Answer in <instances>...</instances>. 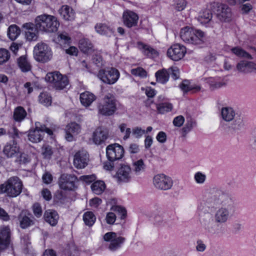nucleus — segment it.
Here are the masks:
<instances>
[{"label": "nucleus", "instance_id": "f257e3e1", "mask_svg": "<svg viewBox=\"0 0 256 256\" xmlns=\"http://www.w3.org/2000/svg\"><path fill=\"white\" fill-rule=\"evenodd\" d=\"M234 209V202L228 193L218 188L210 189L198 206L199 211L206 213L200 217L201 226L208 233L219 234L222 229L218 227L230 220Z\"/></svg>", "mask_w": 256, "mask_h": 256}, {"label": "nucleus", "instance_id": "f03ea898", "mask_svg": "<svg viewBox=\"0 0 256 256\" xmlns=\"http://www.w3.org/2000/svg\"><path fill=\"white\" fill-rule=\"evenodd\" d=\"M220 116L228 130L232 133H239L244 128V118L236 114L231 107H223L220 110Z\"/></svg>", "mask_w": 256, "mask_h": 256}, {"label": "nucleus", "instance_id": "7ed1b4c3", "mask_svg": "<svg viewBox=\"0 0 256 256\" xmlns=\"http://www.w3.org/2000/svg\"><path fill=\"white\" fill-rule=\"evenodd\" d=\"M35 26L39 31L54 32L57 31L60 23L56 16L44 14L36 16Z\"/></svg>", "mask_w": 256, "mask_h": 256}, {"label": "nucleus", "instance_id": "20e7f679", "mask_svg": "<svg viewBox=\"0 0 256 256\" xmlns=\"http://www.w3.org/2000/svg\"><path fill=\"white\" fill-rule=\"evenodd\" d=\"M180 37L186 43L200 45L204 42V34L202 30L186 26L181 29Z\"/></svg>", "mask_w": 256, "mask_h": 256}, {"label": "nucleus", "instance_id": "39448f33", "mask_svg": "<svg viewBox=\"0 0 256 256\" xmlns=\"http://www.w3.org/2000/svg\"><path fill=\"white\" fill-rule=\"evenodd\" d=\"M22 184L17 176L10 178L3 184H0V194H6L10 197H16L22 191Z\"/></svg>", "mask_w": 256, "mask_h": 256}, {"label": "nucleus", "instance_id": "423d86ee", "mask_svg": "<svg viewBox=\"0 0 256 256\" xmlns=\"http://www.w3.org/2000/svg\"><path fill=\"white\" fill-rule=\"evenodd\" d=\"M107 248L112 252H114L122 247L126 241L125 238L114 232H108L103 236Z\"/></svg>", "mask_w": 256, "mask_h": 256}, {"label": "nucleus", "instance_id": "0eeeda50", "mask_svg": "<svg viewBox=\"0 0 256 256\" xmlns=\"http://www.w3.org/2000/svg\"><path fill=\"white\" fill-rule=\"evenodd\" d=\"M116 110V100L111 94H106L98 106V112L102 115L110 116L114 114Z\"/></svg>", "mask_w": 256, "mask_h": 256}, {"label": "nucleus", "instance_id": "6e6552de", "mask_svg": "<svg viewBox=\"0 0 256 256\" xmlns=\"http://www.w3.org/2000/svg\"><path fill=\"white\" fill-rule=\"evenodd\" d=\"M34 55L36 60L42 62H46L52 58L50 48L44 43L38 44L34 48Z\"/></svg>", "mask_w": 256, "mask_h": 256}, {"label": "nucleus", "instance_id": "1a4fd4ad", "mask_svg": "<svg viewBox=\"0 0 256 256\" xmlns=\"http://www.w3.org/2000/svg\"><path fill=\"white\" fill-rule=\"evenodd\" d=\"M97 76L104 83L112 84L118 80L120 72L116 68H111L106 70H100Z\"/></svg>", "mask_w": 256, "mask_h": 256}, {"label": "nucleus", "instance_id": "9d476101", "mask_svg": "<svg viewBox=\"0 0 256 256\" xmlns=\"http://www.w3.org/2000/svg\"><path fill=\"white\" fill-rule=\"evenodd\" d=\"M35 126V128L30 130L28 134V140L30 142H40L42 138V134L44 132L49 135L52 134V131L46 128L45 125L41 124L40 122H36Z\"/></svg>", "mask_w": 256, "mask_h": 256}, {"label": "nucleus", "instance_id": "9b49d317", "mask_svg": "<svg viewBox=\"0 0 256 256\" xmlns=\"http://www.w3.org/2000/svg\"><path fill=\"white\" fill-rule=\"evenodd\" d=\"M212 8L216 9L218 18L222 22H229L232 19V12L230 8L226 4L214 2Z\"/></svg>", "mask_w": 256, "mask_h": 256}, {"label": "nucleus", "instance_id": "f8f14e48", "mask_svg": "<svg viewBox=\"0 0 256 256\" xmlns=\"http://www.w3.org/2000/svg\"><path fill=\"white\" fill-rule=\"evenodd\" d=\"M153 184L158 190H170L173 185L171 178L164 174H158L153 178Z\"/></svg>", "mask_w": 256, "mask_h": 256}, {"label": "nucleus", "instance_id": "ddd939ff", "mask_svg": "<svg viewBox=\"0 0 256 256\" xmlns=\"http://www.w3.org/2000/svg\"><path fill=\"white\" fill-rule=\"evenodd\" d=\"M63 76L58 72H48L46 76V81L51 83L52 86L56 90H62L68 84V80L67 77H64V80H62L60 84L58 83L60 78H62Z\"/></svg>", "mask_w": 256, "mask_h": 256}, {"label": "nucleus", "instance_id": "4468645a", "mask_svg": "<svg viewBox=\"0 0 256 256\" xmlns=\"http://www.w3.org/2000/svg\"><path fill=\"white\" fill-rule=\"evenodd\" d=\"M124 152L123 147L116 143L108 145L106 149L108 160H117L121 159L124 156Z\"/></svg>", "mask_w": 256, "mask_h": 256}, {"label": "nucleus", "instance_id": "2eb2a0df", "mask_svg": "<svg viewBox=\"0 0 256 256\" xmlns=\"http://www.w3.org/2000/svg\"><path fill=\"white\" fill-rule=\"evenodd\" d=\"M186 52V48L183 45L176 44L172 45L167 50V56L174 61L182 60Z\"/></svg>", "mask_w": 256, "mask_h": 256}, {"label": "nucleus", "instance_id": "dca6fc26", "mask_svg": "<svg viewBox=\"0 0 256 256\" xmlns=\"http://www.w3.org/2000/svg\"><path fill=\"white\" fill-rule=\"evenodd\" d=\"M76 179V177L74 175L64 174L59 178V186L64 190H74L76 188L75 182Z\"/></svg>", "mask_w": 256, "mask_h": 256}, {"label": "nucleus", "instance_id": "f3484780", "mask_svg": "<svg viewBox=\"0 0 256 256\" xmlns=\"http://www.w3.org/2000/svg\"><path fill=\"white\" fill-rule=\"evenodd\" d=\"M132 174V170L129 165L121 164L116 172V178L118 182H128L130 180Z\"/></svg>", "mask_w": 256, "mask_h": 256}, {"label": "nucleus", "instance_id": "a211bd4d", "mask_svg": "<svg viewBox=\"0 0 256 256\" xmlns=\"http://www.w3.org/2000/svg\"><path fill=\"white\" fill-rule=\"evenodd\" d=\"M88 154L86 150H79L74 156V164L77 168H83L88 164Z\"/></svg>", "mask_w": 256, "mask_h": 256}, {"label": "nucleus", "instance_id": "6ab92c4d", "mask_svg": "<svg viewBox=\"0 0 256 256\" xmlns=\"http://www.w3.org/2000/svg\"><path fill=\"white\" fill-rule=\"evenodd\" d=\"M122 20L124 24L126 27L130 28L137 25L138 16L132 11L126 10L123 12Z\"/></svg>", "mask_w": 256, "mask_h": 256}, {"label": "nucleus", "instance_id": "aec40b11", "mask_svg": "<svg viewBox=\"0 0 256 256\" xmlns=\"http://www.w3.org/2000/svg\"><path fill=\"white\" fill-rule=\"evenodd\" d=\"M108 136V132L106 128L100 126L93 132L92 140L96 144H100L104 142Z\"/></svg>", "mask_w": 256, "mask_h": 256}, {"label": "nucleus", "instance_id": "412c9836", "mask_svg": "<svg viewBox=\"0 0 256 256\" xmlns=\"http://www.w3.org/2000/svg\"><path fill=\"white\" fill-rule=\"evenodd\" d=\"M10 230L8 226L2 228L0 232V250L6 248L10 244Z\"/></svg>", "mask_w": 256, "mask_h": 256}, {"label": "nucleus", "instance_id": "4be33fe9", "mask_svg": "<svg viewBox=\"0 0 256 256\" xmlns=\"http://www.w3.org/2000/svg\"><path fill=\"white\" fill-rule=\"evenodd\" d=\"M80 132V126L76 122H72L68 124L66 128L65 138L68 141L72 142L74 136L79 134Z\"/></svg>", "mask_w": 256, "mask_h": 256}, {"label": "nucleus", "instance_id": "5701e85b", "mask_svg": "<svg viewBox=\"0 0 256 256\" xmlns=\"http://www.w3.org/2000/svg\"><path fill=\"white\" fill-rule=\"evenodd\" d=\"M22 27L26 29V36L28 40H36L38 38V31L36 26H34L32 23L28 22L23 24Z\"/></svg>", "mask_w": 256, "mask_h": 256}, {"label": "nucleus", "instance_id": "b1692460", "mask_svg": "<svg viewBox=\"0 0 256 256\" xmlns=\"http://www.w3.org/2000/svg\"><path fill=\"white\" fill-rule=\"evenodd\" d=\"M154 224L158 226L166 227H172L173 226V219L170 220L168 218L164 216L163 214H157L154 216Z\"/></svg>", "mask_w": 256, "mask_h": 256}, {"label": "nucleus", "instance_id": "393cba45", "mask_svg": "<svg viewBox=\"0 0 256 256\" xmlns=\"http://www.w3.org/2000/svg\"><path fill=\"white\" fill-rule=\"evenodd\" d=\"M20 148L18 144L13 141L9 142L4 146V154L8 158L13 157L16 154L19 152Z\"/></svg>", "mask_w": 256, "mask_h": 256}, {"label": "nucleus", "instance_id": "a878e982", "mask_svg": "<svg viewBox=\"0 0 256 256\" xmlns=\"http://www.w3.org/2000/svg\"><path fill=\"white\" fill-rule=\"evenodd\" d=\"M61 16L66 20H72L75 18V12L73 9L68 6H62L59 10Z\"/></svg>", "mask_w": 256, "mask_h": 256}, {"label": "nucleus", "instance_id": "bb28decb", "mask_svg": "<svg viewBox=\"0 0 256 256\" xmlns=\"http://www.w3.org/2000/svg\"><path fill=\"white\" fill-rule=\"evenodd\" d=\"M28 215H30L26 211H22L19 214L18 219L20 222V226L22 228H26L34 224L33 220L31 219Z\"/></svg>", "mask_w": 256, "mask_h": 256}, {"label": "nucleus", "instance_id": "cd10ccee", "mask_svg": "<svg viewBox=\"0 0 256 256\" xmlns=\"http://www.w3.org/2000/svg\"><path fill=\"white\" fill-rule=\"evenodd\" d=\"M45 220L51 226H56L59 218L57 212L53 210H46L44 214Z\"/></svg>", "mask_w": 256, "mask_h": 256}, {"label": "nucleus", "instance_id": "c85d7f7f", "mask_svg": "<svg viewBox=\"0 0 256 256\" xmlns=\"http://www.w3.org/2000/svg\"><path fill=\"white\" fill-rule=\"evenodd\" d=\"M96 100L95 96L89 92H86L80 94V100L82 104L88 106Z\"/></svg>", "mask_w": 256, "mask_h": 256}, {"label": "nucleus", "instance_id": "c756f323", "mask_svg": "<svg viewBox=\"0 0 256 256\" xmlns=\"http://www.w3.org/2000/svg\"><path fill=\"white\" fill-rule=\"evenodd\" d=\"M79 48L82 52L88 54L93 50V45L87 38H82L79 41Z\"/></svg>", "mask_w": 256, "mask_h": 256}, {"label": "nucleus", "instance_id": "7c9ffc66", "mask_svg": "<svg viewBox=\"0 0 256 256\" xmlns=\"http://www.w3.org/2000/svg\"><path fill=\"white\" fill-rule=\"evenodd\" d=\"M138 48L142 50V52L147 56H156L158 55V52L150 46L142 42H138Z\"/></svg>", "mask_w": 256, "mask_h": 256}, {"label": "nucleus", "instance_id": "2f4dec72", "mask_svg": "<svg viewBox=\"0 0 256 256\" xmlns=\"http://www.w3.org/2000/svg\"><path fill=\"white\" fill-rule=\"evenodd\" d=\"M169 76L168 70L164 68L159 70L156 73L157 82L162 84L166 83L168 80Z\"/></svg>", "mask_w": 256, "mask_h": 256}, {"label": "nucleus", "instance_id": "473e14b6", "mask_svg": "<svg viewBox=\"0 0 256 256\" xmlns=\"http://www.w3.org/2000/svg\"><path fill=\"white\" fill-rule=\"evenodd\" d=\"M95 29L100 34L110 36L113 34L112 30L105 24H98L95 26Z\"/></svg>", "mask_w": 256, "mask_h": 256}, {"label": "nucleus", "instance_id": "72a5a7b5", "mask_svg": "<svg viewBox=\"0 0 256 256\" xmlns=\"http://www.w3.org/2000/svg\"><path fill=\"white\" fill-rule=\"evenodd\" d=\"M18 65L23 72H28L31 70V65L26 56H22L18 60Z\"/></svg>", "mask_w": 256, "mask_h": 256}, {"label": "nucleus", "instance_id": "f704fd0d", "mask_svg": "<svg viewBox=\"0 0 256 256\" xmlns=\"http://www.w3.org/2000/svg\"><path fill=\"white\" fill-rule=\"evenodd\" d=\"M27 114L25 110L22 106H18L14 109V118L18 122L24 120Z\"/></svg>", "mask_w": 256, "mask_h": 256}, {"label": "nucleus", "instance_id": "c9c22d12", "mask_svg": "<svg viewBox=\"0 0 256 256\" xmlns=\"http://www.w3.org/2000/svg\"><path fill=\"white\" fill-rule=\"evenodd\" d=\"M91 188L94 193L99 195L102 194L106 188V185L103 181L98 180L91 186Z\"/></svg>", "mask_w": 256, "mask_h": 256}, {"label": "nucleus", "instance_id": "e433bc0d", "mask_svg": "<svg viewBox=\"0 0 256 256\" xmlns=\"http://www.w3.org/2000/svg\"><path fill=\"white\" fill-rule=\"evenodd\" d=\"M212 17V13L209 10H206L200 13L198 20L201 24H206L210 22Z\"/></svg>", "mask_w": 256, "mask_h": 256}, {"label": "nucleus", "instance_id": "4c0bfd02", "mask_svg": "<svg viewBox=\"0 0 256 256\" xmlns=\"http://www.w3.org/2000/svg\"><path fill=\"white\" fill-rule=\"evenodd\" d=\"M231 52L236 56L241 58L252 60V56L240 46H236L231 49Z\"/></svg>", "mask_w": 256, "mask_h": 256}, {"label": "nucleus", "instance_id": "58836bf2", "mask_svg": "<svg viewBox=\"0 0 256 256\" xmlns=\"http://www.w3.org/2000/svg\"><path fill=\"white\" fill-rule=\"evenodd\" d=\"M180 87L184 92H188L190 90L196 92L200 90V86L190 85V82L187 80H184L180 85Z\"/></svg>", "mask_w": 256, "mask_h": 256}, {"label": "nucleus", "instance_id": "ea45409f", "mask_svg": "<svg viewBox=\"0 0 256 256\" xmlns=\"http://www.w3.org/2000/svg\"><path fill=\"white\" fill-rule=\"evenodd\" d=\"M20 28L16 24L10 26L8 28V35L12 40H16L20 34Z\"/></svg>", "mask_w": 256, "mask_h": 256}, {"label": "nucleus", "instance_id": "a19ab883", "mask_svg": "<svg viewBox=\"0 0 256 256\" xmlns=\"http://www.w3.org/2000/svg\"><path fill=\"white\" fill-rule=\"evenodd\" d=\"M134 172L136 174H140L146 169V165L142 159L138 160L132 163Z\"/></svg>", "mask_w": 256, "mask_h": 256}, {"label": "nucleus", "instance_id": "79ce46f5", "mask_svg": "<svg viewBox=\"0 0 256 256\" xmlns=\"http://www.w3.org/2000/svg\"><path fill=\"white\" fill-rule=\"evenodd\" d=\"M96 216L92 212H86L83 216V220L86 225L91 226L95 222Z\"/></svg>", "mask_w": 256, "mask_h": 256}, {"label": "nucleus", "instance_id": "37998d69", "mask_svg": "<svg viewBox=\"0 0 256 256\" xmlns=\"http://www.w3.org/2000/svg\"><path fill=\"white\" fill-rule=\"evenodd\" d=\"M10 58V51L4 48H0V65L8 62Z\"/></svg>", "mask_w": 256, "mask_h": 256}, {"label": "nucleus", "instance_id": "c03bdc74", "mask_svg": "<svg viewBox=\"0 0 256 256\" xmlns=\"http://www.w3.org/2000/svg\"><path fill=\"white\" fill-rule=\"evenodd\" d=\"M196 122L192 119L188 120L184 126L182 128V135L186 136V134L189 132L192 128L196 126Z\"/></svg>", "mask_w": 256, "mask_h": 256}, {"label": "nucleus", "instance_id": "a18cd8bd", "mask_svg": "<svg viewBox=\"0 0 256 256\" xmlns=\"http://www.w3.org/2000/svg\"><path fill=\"white\" fill-rule=\"evenodd\" d=\"M158 110L160 114H164L170 112L172 109V105L170 103L164 102L157 105Z\"/></svg>", "mask_w": 256, "mask_h": 256}, {"label": "nucleus", "instance_id": "49530a36", "mask_svg": "<svg viewBox=\"0 0 256 256\" xmlns=\"http://www.w3.org/2000/svg\"><path fill=\"white\" fill-rule=\"evenodd\" d=\"M39 102L46 106H48L51 104L52 98L46 92L41 93L39 96Z\"/></svg>", "mask_w": 256, "mask_h": 256}, {"label": "nucleus", "instance_id": "de8ad7c7", "mask_svg": "<svg viewBox=\"0 0 256 256\" xmlns=\"http://www.w3.org/2000/svg\"><path fill=\"white\" fill-rule=\"evenodd\" d=\"M111 210L113 212L118 213L120 216L122 220H124L126 216V209L119 206H112Z\"/></svg>", "mask_w": 256, "mask_h": 256}, {"label": "nucleus", "instance_id": "09e8293b", "mask_svg": "<svg viewBox=\"0 0 256 256\" xmlns=\"http://www.w3.org/2000/svg\"><path fill=\"white\" fill-rule=\"evenodd\" d=\"M131 73L133 75L138 76L141 78H145L147 76L146 72L142 68L138 67L131 70Z\"/></svg>", "mask_w": 256, "mask_h": 256}, {"label": "nucleus", "instance_id": "8fccbe9b", "mask_svg": "<svg viewBox=\"0 0 256 256\" xmlns=\"http://www.w3.org/2000/svg\"><path fill=\"white\" fill-rule=\"evenodd\" d=\"M246 60H241L236 65V70L240 72L248 73Z\"/></svg>", "mask_w": 256, "mask_h": 256}, {"label": "nucleus", "instance_id": "3c124183", "mask_svg": "<svg viewBox=\"0 0 256 256\" xmlns=\"http://www.w3.org/2000/svg\"><path fill=\"white\" fill-rule=\"evenodd\" d=\"M53 154L52 148L48 145H44L42 147V154L44 158H50Z\"/></svg>", "mask_w": 256, "mask_h": 256}, {"label": "nucleus", "instance_id": "603ef678", "mask_svg": "<svg viewBox=\"0 0 256 256\" xmlns=\"http://www.w3.org/2000/svg\"><path fill=\"white\" fill-rule=\"evenodd\" d=\"M30 158L29 156L25 153H21L18 157L16 161L19 162L20 164H25L30 162Z\"/></svg>", "mask_w": 256, "mask_h": 256}, {"label": "nucleus", "instance_id": "864d4df0", "mask_svg": "<svg viewBox=\"0 0 256 256\" xmlns=\"http://www.w3.org/2000/svg\"><path fill=\"white\" fill-rule=\"evenodd\" d=\"M92 61L94 64L98 66H101L103 65L104 61L102 56L100 54H95L92 58Z\"/></svg>", "mask_w": 256, "mask_h": 256}, {"label": "nucleus", "instance_id": "5fc2aeb1", "mask_svg": "<svg viewBox=\"0 0 256 256\" xmlns=\"http://www.w3.org/2000/svg\"><path fill=\"white\" fill-rule=\"evenodd\" d=\"M168 70L169 72V74H170L174 80H176L179 78L180 70L176 66H172Z\"/></svg>", "mask_w": 256, "mask_h": 256}, {"label": "nucleus", "instance_id": "6e6d98bb", "mask_svg": "<svg viewBox=\"0 0 256 256\" xmlns=\"http://www.w3.org/2000/svg\"><path fill=\"white\" fill-rule=\"evenodd\" d=\"M206 178V175L201 172H198L194 174V180L198 184H203L205 182Z\"/></svg>", "mask_w": 256, "mask_h": 256}, {"label": "nucleus", "instance_id": "4d7b16f0", "mask_svg": "<svg viewBox=\"0 0 256 256\" xmlns=\"http://www.w3.org/2000/svg\"><path fill=\"white\" fill-rule=\"evenodd\" d=\"M33 212L34 216L37 218H40L42 216V210L39 204L36 203L33 205Z\"/></svg>", "mask_w": 256, "mask_h": 256}, {"label": "nucleus", "instance_id": "13d9d810", "mask_svg": "<svg viewBox=\"0 0 256 256\" xmlns=\"http://www.w3.org/2000/svg\"><path fill=\"white\" fill-rule=\"evenodd\" d=\"M70 40V37L66 33H62L58 34V40L60 43L66 44L69 42Z\"/></svg>", "mask_w": 256, "mask_h": 256}, {"label": "nucleus", "instance_id": "bf43d9fd", "mask_svg": "<svg viewBox=\"0 0 256 256\" xmlns=\"http://www.w3.org/2000/svg\"><path fill=\"white\" fill-rule=\"evenodd\" d=\"M116 220V214L113 212H110L107 214L106 220L109 224H113Z\"/></svg>", "mask_w": 256, "mask_h": 256}, {"label": "nucleus", "instance_id": "052dcab7", "mask_svg": "<svg viewBox=\"0 0 256 256\" xmlns=\"http://www.w3.org/2000/svg\"><path fill=\"white\" fill-rule=\"evenodd\" d=\"M145 132V130L142 129L140 127H136L132 129V134L136 138H140Z\"/></svg>", "mask_w": 256, "mask_h": 256}, {"label": "nucleus", "instance_id": "680f3d73", "mask_svg": "<svg viewBox=\"0 0 256 256\" xmlns=\"http://www.w3.org/2000/svg\"><path fill=\"white\" fill-rule=\"evenodd\" d=\"M184 122V118L182 116H176L173 120V124L174 126L180 127Z\"/></svg>", "mask_w": 256, "mask_h": 256}, {"label": "nucleus", "instance_id": "e2e57ef3", "mask_svg": "<svg viewBox=\"0 0 256 256\" xmlns=\"http://www.w3.org/2000/svg\"><path fill=\"white\" fill-rule=\"evenodd\" d=\"M114 161L115 160H109L108 162H104V168L106 170H113L115 167Z\"/></svg>", "mask_w": 256, "mask_h": 256}, {"label": "nucleus", "instance_id": "0e129e2a", "mask_svg": "<svg viewBox=\"0 0 256 256\" xmlns=\"http://www.w3.org/2000/svg\"><path fill=\"white\" fill-rule=\"evenodd\" d=\"M186 6V2L185 0H176V8L178 11L183 10Z\"/></svg>", "mask_w": 256, "mask_h": 256}, {"label": "nucleus", "instance_id": "69168bd1", "mask_svg": "<svg viewBox=\"0 0 256 256\" xmlns=\"http://www.w3.org/2000/svg\"><path fill=\"white\" fill-rule=\"evenodd\" d=\"M96 179V176L94 175H86V176H80V180H83L86 183H90L94 181Z\"/></svg>", "mask_w": 256, "mask_h": 256}, {"label": "nucleus", "instance_id": "338daca9", "mask_svg": "<svg viewBox=\"0 0 256 256\" xmlns=\"http://www.w3.org/2000/svg\"><path fill=\"white\" fill-rule=\"evenodd\" d=\"M196 250L199 252H203L206 249V245L202 240H198L196 242Z\"/></svg>", "mask_w": 256, "mask_h": 256}, {"label": "nucleus", "instance_id": "774afa93", "mask_svg": "<svg viewBox=\"0 0 256 256\" xmlns=\"http://www.w3.org/2000/svg\"><path fill=\"white\" fill-rule=\"evenodd\" d=\"M140 150L139 146L136 144H131L128 148L130 154H137Z\"/></svg>", "mask_w": 256, "mask_h": 256}]
</instances>
